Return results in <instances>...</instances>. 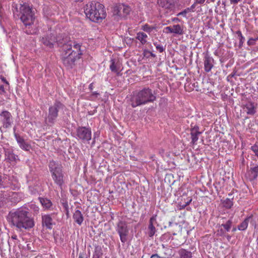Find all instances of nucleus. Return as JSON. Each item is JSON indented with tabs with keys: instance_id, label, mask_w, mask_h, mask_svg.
I'll return each mask as SVG.
<instances>
[{
	"instance_id": "nucleus-7",
	"label": "nucleus",
	"mask_w": 258,
	"mask_h": 258,
	"mask_svg": "<svg viewBox=\"0 0 258 258\" xmlns=\"http://www.w3.org/2000/svg\"><path fill=\"white\" fill-rule=\"evenodd\" d=\"M131 9L128 6L120 4L115 6L112 10L113 17L114 19L119 21L125 19L129 15Z\"/></svg>"
},
{
	"instance_id": "nucleus-15",
	"label": "nucleus",
	"mask_w": 258,
	"mask_h": 258,
	"mask_svg": "<svg viewBox=\"0 0 258 258\" xmlns=\"http://www.w3.org/2000/svg\"><path fill=\"white\" fill-rule=\"evenodd\" d=\"M165 32L168 33H174L178 35L183 34V29L179 24L174 25L172 26H168L164 28Z\"/></svg>"
},
{
	"instance_id": "nucleus-32",
	"label": "nucleus",
	"mask_w": 258,
	"mask_h": 258,
	"mask_svg": "<svg viewBox=\"0 0 258 258\" xmlns=\"http://www.w3.org/2000/svg\"><path fill=\"white\" fill-rule=\"evenodd\" d=\"M190 13V10L188 9V8H187L185 9H184L183 11H182L181 12L178 13L177 14V16H182L183 17H186V14L187 13Z\"/></svg>"
},
{
	"instance_id": "nucleus-53",
	"label": "nucleus",
	"mask_w": 258,
	"mask_h": 258,
	"mask_svg": "<svg viewBox=\"0 0 258 258\" xmlns=\"http://www.w3.org/2000/svg\"><path fill=\"white\" fill-rule=\"evenodd\" d=\"M13 237V238H14V239L16 238V236L15 237Z\"/></svg>"
},
{
	"instance_id": "nucleus-4",
	"label": "nucleus",
	"mask_w": 258,
	"mask_h": 258,
	"mask_svg": "<svg viewBox=\"0 0 258 258\" xmlns=\"http://www.w3.org/2000/svg\"><path fill=\"white\" fill-rule=\"evenodd\" d=\"M84 12L91 21L96 23L101 22L106 16L104 6L94 1L86 5Z\"/></svg>"
},
{
	"instance_id": "nucleus-11",
	"label": "nucleus",
	"mask_w": 258,
	"mask_h": 258,
	"mask_svg": "<svg viewBox=\"0 0 258 258\" xmlns=\"http://www.w3.org/2000/svg\"><path fill=\"white\" fill-rule=\"evenodd\" d=\"M12 115L8 111L4 110L0 113V121L2 122L4 127L8 128L10 127L12 123Z\"/></svg>"
},
{
	"instance_id": "nucleus-2",
	"label": "nucleus",
	"mask_w": 258,
	"mask_h": 258,
	"mask_svg": "<svg viewBox=\"0 0 258 258\" xmlns=\"http://www.w3.org/2000/svg\"><path fill=\"white\" fill-rule=\"evenodd\" d=\"M81 45L76 42L73 45L70 44H64L63 45L62 53V61L68 68L72 69L75 66V61L79 59L82 55L81 49Z\"/></svg>"
},
{
	"instance_id": "nucleus-29",
	"label": "nucleus",
	"mask_w": 258,
	"mask_h": 258,
	"mask_svg": "<svg viewBox=\"0 0 258 258\" xmlns=\"http://www.w3.org/2000/svg\"><path fill=\"white\" fill-rule=\"evenodd\" d=\"M42 42L45 46L49 47L52 48L53 47L54 44L55 42V40L54 38L52 39H49L47 37H43L42 39Z\"/></svg>"
},
{
	"instance_id": "nucleus-36",
	"label": "nucleus",
	"mask_w": 258,
	"mask_h": 258,
	"mask_svg": "<svg viewBox=\"0 0 258 258\" xmlns=\"http://www.w3.org/2000/svg\"><path fill=\"white\" fill-rule=\"evenodd\" d=\"M186 200L187 201L185 202V204L180 205V206L182 207V208H185V207L189 205L192 201V199L190 197H188Z\"/></svg>"
},
{
	"instance_id": "nucleus-34",
	"label": "nucleus",
	"mask_w": 258,
	"mask_h": 258,
	"mask_svg": "<svg viewBox=\"0 0 258 258\" xmlns=\"http://www.w3.org/2000/svg\"><path fill=\"white\" fill-rule=\"evenodd\" d=\"M236 33L239 38L240 43H243L244 37L242 35L241 32L240 30L237 31Z\"/></svg>"
},
{
	"instance_id": "nucleus-35",
	"label": "nucleus",
	"mask_w": 258,
	"mask_h": 258,
	"mask_svg": "<svg viewBox=\"0 0 258 258\" xmlns=\"http://www.w3.org/2000/svg\"><path fill=\"white\" fill-rule=\"evenodd\" d=\"M154 45L156 46L157 50L160 52H162L164 51V48L161 45L157 43V42H154Z\"/></svg>"
},
{
	"instance_id": "nucleus-39",
	"label": "nucleus",
	"mask_w": 258,
	"mask_h": 258,
	"mask_svg": "<svg viewBox=\"0 0 258 258\" xmlns=\"http://www.w3.org/2000/svg\"><path fill=\"white\" fill-rule=\"evenodd\" d=\"M6 91L4 86L0 85V94H3L6 93Z\"/></svg>"
},
{
	"instance_id": "nucleus-50",
	"label": "nucleus",
	"mask_w": 258,
	"mask_h": 258,
	"mask_svg": "<svg viewBox=\"0 0 258 258\" xmlns=\"http://www.w3.org/2000/svg\"><path fill=\"white\" fill-rule=\"evenodd\" d=\"M254 40L256 41L258 40V36L254 39Z\"/></svg>"
},
{
	"instance_id": "nucleus-51",
	"label": "nucleus",
	"mask_w": 258,
	"mask_h": 258,
	"mask_svg": "<svg viewBox=\"0 0 258 258\" xmlns=\"http://www.w3.org/2000/svg\"><path fill=\"white\" fill-rule=\"evenodd\" d=\"M66 214H67V215H68V216L69 215V211H67Z\"/></svg>"
},
{
	"instance_id": "nucleus-18",
	"label": "nucleus",
	"mask_w": 258,
	"mask_h": 258,
	"mask_svg": "<svg viewBox=\"0 0 258 258\" xmlns=\"http://www.w3.org/2000/svg\"><path fill=\"white\" fill-rule=\"evenodd\" d=\"M155 223H156V216H152L149 221L147 234L150 237H152L156 232V229L154 226Z\"/></svg>"
},
{
	"instance_id": "nucleus-47",
	"label": "nucleus",
	"mask_w": 258,
	"mask_h": 258,
	"mask_svg": "<svg viewBox=\"0 0 258 258\" xmlns=\"http://www.w3.org/2000/svg\"><path fill=\"white\" fill-rule=\"evenodd\" d=\"M250 223H251V224H252V225H254V228H255V227H256V225H255V222H254V223H253L252 221H250Z\"/></svg>"
},
{
	"instance_id": "nucleus-33",
	"label": "nucleus",
	"mask_w": 258,
	"mask_h": 258,
	"mask_svg": "<svg viewBox=\"0 0 258 258\" xmlns=\"http://www.w3.org/2000/svg\"><path fill=\"white\" fill-rule=\"evenodd\" d=\"M250 149L254 153L255 156L258 158V146L254 144L250 147Z\"/></svg>"
},
{
	"instance_id": "nucleus-54",
	"label": "nucleus",
	"mask_w": 258,
	"mask_h": 258,
	"mask_svg": "<svg viewBox=\"0 0 258 258\" xmlns=\"http://www.w3.org/2000/svg\"><path fill=\"white\" fill-rule=\"evenodd\" d=\"M94 94H96V95H97V94H98V93H94Z\"/></svg>"
},
{
	"instance_id": "nucleus-12",
	"label": "nucleus",
	"mask_w": 258,
	"mask_h": 258,
	"mask_svg": "<svg viewBox=\"0 0 258 258\" xmlns=\"http://www.w3.org/2000/svg\"><path fill=\"white\" fill-rule=\"evenodd\" d=\"M190 134L191 136V143L193 145L197 144V142L199 140V137L202 133V132L200 131V127L198 125H190Z\"/></svg>"
},
{
	"instance_id": "nucleus-41",
	"label": "nucleus",
	"mask_w": 258,
	"mask_h": 258,
	"mask_svg": "<svg viewBox=\"0 0 258 258\" xmlns=\"http://www.w3.org/2000/svg\"><path fill=\"white\" fill-rule=\"evenodd\" d=\"M79 258H87L86 253L82 252L80 253Z\"/></svg>"
},
{
	"instance_id": "nucleus-5",
	"label": "nucleus",
	"mask_w": 258,
	"mask_h": 258,
	"mask_svg": "<svg viewBox=\"0 0 258 258\" xmlns=\"http://www.w3.org/2000/svg\"><path fill=\"white\" fill-rule=\"evenodd\" d=\"M12 10L14 14L20 12V19L25 26H30L33 24L35 20L34 14L28 4L13 3Z\"/></svg>"
},
{
	"instance_id": "nucleus-40",
	"label": "nucleus",
	"mask_w": 258,
	"mask_h": 258,
	"mask_svg": "<svg viewBox=\"0 0 258 258\" xmlns=\"http://www.w3.org/2000/svg\"><path fill=\"white\" fill-rule=\"evenodd\" d=\"M31 208H33L35 212L39 211V208L34 204H32L31 206Z\"/></svg>"
},
{
	"instance_id": "nucleus-9",
	"label": "nucleus",
	"mask_w": 258,
	"mask_h": 258,
	"mask_svg": "<svg viewBox=\"0 0 258 258\" xmlns=\"http://www.w3.org/2000/svg\"><path fill=\"white\" fill-rule=\"evenodd\" d=\"M62 104L59 102H56L49 108L47 120L50 123H53L58 116L59 109L61 107Z\"/></svg>"
},
{
	"instance_id": "nucleus-22",
	"label": "nucleus",
	"mask_w": 258,
	"mask_h": 258,
	"mask_svg": "<svg viewBox=\"0 0 258 258\" xmlns=\"http://www.w3.org/2000/svg\"><path fill=\"white\" fill-rule=\"evenodd\" d=\"M73 218L75 222L79 225H81L84 221L83 215L82 212L79 210H76L75 211L73 214Z\"/></svg>"
},
{
	"instance_id": "nucleus-16",
	"label": "nucleus",
	"mask_w": 258,
	"mask_h": 258,
	"mask_svg": "<svg viewBox=\"0 0 258 258\" xmlns=\"http://www.w3.org/2000/svg\"><path fill=\"white\" fill-rule=\"evenodd\" d=\"M5 161L10 163L15 164L17 163L18 156L15 155L13 151L10 149L5 150Z\"/></svg>"
},
{
	"instance_id": "nucleus-10",
	"label": "nucleus",
	"mask_w": 258,
	"mask_h": 258,
	"mask_svg": "<svg viewBox=\"0 0 258 258\" xmlns=\"http://www.w3.org/2000/svg\"><path fill=\"white\" fill-rule=\"evenodd\" d=\"M116 231L118 232L120 239L122 243L126 242V236L128 233L127 224L125 222L120 221L117 224Z\"/></svg>"
},
{
	"instance_id": "nucleus-24",
	"label": "nucleus",
	"mask_w": 258,
	"mask_h": 258,
	"mask_svg": "<svg viewBox=\"0 0 258 258\" xmlns=\"http://www.w3.org/2000/svg\"><path fill=\"white\" fill-rule=\"evenodd\" d=\"M39 201L45 210H50L52 206L51 201L47 198H39Z\"/></svg>"
},
{
	"instance_id": "nucleus-17",
	"label": "nucleus",
	"mask_w": 258,
	"mask_h": 258,
	"mask_svg": "<svg viewBox=\"0 0 258 258\" xmlns=\"http://www.w3.org/2000/svg\"><path fill=\"white\" fill-rule=\"evenodd\" d=\"M14 136L20 147L22 149L26 151H28L30 150V149L31 148V145L29 144L26 142L22 137H21L16 133H14Z\"/></svg>"
},
{
	"instance_id": "nucleus-21",
	"label": "nucleus",
	"mask_w": 258,
	"mask_h": 258,
	"mask_svg": "<svg viewBox=\"0 0 258 258\" xmlns=\"http://www.w3.org/2000/svg\"><path fill=\"white\" fill-rule=\"evenodd\" d=\"M110 70L119 75L120 70V63L118 61H116L115 59H111L110 60V64L109 66Z\"/></svg>"
},
{
	"instance_id": "nucleus-52",
	"label": "nucleus",
	"mask_w": 258,
	"mask_h": 258,
	"mask_svg": "<svg viewBox=\"0 0 258 258\" xmlns=\"http://www.w3.org/2000/svg\"><path fill=\"white\" fill-rule=\"evenodd\" d=\"M235 230H236L235 228H234L233 230V231H235Z\"/></svg>"
},
{
	"instance_id": "nucleus-20",
	"label": "nucleus",
	"mask_w": 258,
	"mask_h": 258,
	"mask_svg": "<svg viewBox=\"0 0 258 258\" xmlns=\"http://www.w3.org/2000/svg\"><path fill=\"white\" fill-rule=\"evenodd\" d=\"M42 223L43 226L47 229H51L52 228V219L50 215L46 214L42 216Z\"/></svg>"
},
{
	"instance_id": "nucleus-8",
	"label": "nucleus",
	"mask_w": 258,
	"mask_h": 258,
	"mask_svg": "<svg viewBox=\"0 0 258 258\" xmlns=\"http://www.w3.org/2000/svg\"><path fill=\"white\" fill-rule=\"evenodd\" d=\"M77 137L83 142H88L91 139L92 132L90 128L79 127L77 130Z\"/></svg>"
},
{
	"instance_id": "nucleus-49",
	"label": "nucleus",
	"mask_w": 258,
	"mask_h": 258,
	"mask_svg": "<svg viewBox=\"0 0 258 258\" xmlns=\"http://www.w3.org/2000/svg\"><path fill=\"white\" fill-rule=\"evenodd\" d=\"M16 195H17V194L16 192H13L12 193V196H14L15 197Z\"/></svg>"
},
{
	"instance_id": "nucleus-25",
	"label": "nucleus",
	"mask_w": 258,
	"mask_h": 258,
	"mask_svg": "<svg viewBox=\"0 0 258 258\" xmlns=\"http://www.w3.org/2000/svg\"><path fill=\"white\" fill-rule=\"evenodd\" d=\"M249 173V178L250 180L256 179L258 176V165L251 167Z\"/></svg>"
},
{
	"instance_id": "nucleus-48",
	"label": "nucleus",
	"mask_w": 258,
	"mask_h": 258,
	"mask_svg": "<svg viewBox=\"0 0 258 258\" xmlns=\"http://www.w3.org/2000/svg\"><path fill=\"white\" fill-rule=\"evenodd\" d=\"M75 2H82L84 0H73Z\"/></svg>"
},
{
	"instance_id": "nucleus-23",
	"label": "nucleus",
	"mask_w": 258,
	"mask_h": 258,
	"mask_svg": "<svg viewBox=\"0 0 258 258\" xmlns=\"http://www.w3.org/2000/svg\"><path fill=\"white\" fill-rule=\"evenodd\" d=\"M159 5L166 9H171L175 5L174 0H161Z\"/></svg>"
},
{
	"instance_id": "nucleus-43",
	"label": "nucleus",
	"mask_w": 258,
	"mask_h": 258,
	"mask_svg": "<svg viewBox=\"0 0 258 258\" xmlns=\"http://www.w3.org/2000/svg\"><path fill=\"white\" fill-rule=\"evenodd\" d=\"M231 4H237L241 0H230Z\"/></svg>"
},
{
	"instance_id": "nucleus-6",
	"label": "nucleus",
	"mask_w": 258,
	"mask_h": 258,
	"mask_svg": "<svg viewBox=\"0 0 258 258\" xmlns=\"http://www.w3.org/2000/svg\"><path fill=\"white\" fill-rule=\"evenodd\" d=\"M48 167L54 183L61 188L65 181L64 173L62 165L57 162L52 160L49 162Z\"/></svg>"
},
{
	"instance_id": "nucleus-26",
	"label": "nucleus",
	"mask_w": 258,
	"mask_h": 258,
	"mask_svg": "<svg viewBox=\"0 0 258 258\" xmlns=\"http://www.w3.org/2000/svg\"><path fill=\"white\" fill-rule=\"evenodd\" d=\"M252 218V215H250L247 217L246 218L244 219L243 221H242L237 227L238 229L239 230L243 231L246 229L248 226V223L249 222V220L251 219Z\"/></svg>"
},
{
	"instance_id": "nucleus-3",
	"label": "nucleus",
	"mask_w": 258,
	"mask_h": 258,
	"mask_svg": "<svg viewBox=\"0 0 258 258\" xmlns=\"http://www.w3.org/2000/svg\"><path fill=\"white\" fill-rule=\"evenodd\" d=\"M156 99V97L152 90L148 87H145L133 92L131 98V104L133 107L135 108L148 103L153 102Z\"/></svg>"
},
{
	"instance_id": "nucleus-30",
	"label": "nucleus",
	"mask_w": 258,
	"mask_h": 258,
	"mask_svg": "<svg viewBox=\"0 0 258 258\" xmlns=\"http://www.w3.org/2000/svg\"><path fill=\"white\" fill-rule=\"evenodd\" d=\"M156 29V27L150 26L148 24H145L142 26L141 29L148 33H150L153 30Z\"/></svg>"
},
{
	"instance_id": "nucleus-37",
	"label": "nucleus",
	"mask_w": 258,
	"mask_h": 258,
	"mask_svg": "<svg viewBox=\"0 0 258 258\" xmlns=\"http://www.w3.org/2000/svg\"><path fill=\"white\" fill-rule=\"evenodd\" d=\"M255 40L254 39L251 38H249V40L247 41V44L249 46L253 45L255 44Z\"/></svg>"
},
{
	"instance_id": "nucleus-46",
	"label": "nucleus",
	"mask_w": 258,
	"mask_h": 258,
	"mask_svg": "<svg viewBox=\"0 0 258 258\" xmlns=\"http://www.w3.org/2000/svg\"><path fill=\"white\" fill-rule=\"evenodd\" d=\"M151 258H161L157 254H154L152 255Z\"/></svg>"
},
{
	"instance_id": "nucleus-14",
	"label": "nucleus",
	"mask_w": 258,
	"mask_h": 258,
	"mask_svg": "<svg viewBox=\"0 0 258 258\" xmlns=\"http://www.w3.org/2000/svg\"><path fill=\"white\" fill-rule=\"evenodd\" d=\"M232 224L231 220H228L226 223L222 224L218 226L217 230V235L219 236H223L226 232H229L231 229Z\"/></svg>"
},
{
	"instance_id": "nucleus-28",
	"label": "nucleus",
	"mask_w": 258,
	"mask_h": 258,
	"mask_svg": "<svg viewBox=\"0 0 258 258\" xmlns=\"http://www.w3.org/2000/svg\"><path fill=\"white\" fill-rule=\"evenodd\" d=\"M147 35L144 32H139L137 34L136 39L139 40L142 44H145L147 43Z\"/></svg>"
},
{
	"instance_id": "nucleus-19",
	"label": "nucleus",
	"mask_w": 258,
	"mask_h": 258,
	"mask_svg": "<svg viewBox=\"0 0 258 258\" xmlns=\"http://www.w3.org/2000/svg\"><path fill=\"white\" fill-rule=\"evenodd\" d=\"M214 59L208 55H206L204 59V70L208 73L211 71L214 67Z\"/></svg>"
},
{
	"instance_id": "nucleus-31",
	"label": "nucleus",
	"mask_w": 258,
	"mask_h": 258,
	"mask_svg": "<svg viewBox=\"0 0 258 258\" xmlns=\"http://www.w3.org/2000/svg\"><path fill=\"white\" fill-rule=\"evenodd\" d=\"M223 204L224 206L227 209H230L233 205L232 200L228 198L224 201Z\"/></svg>"
},
{
	"instance_id": "nucleus-42",
	"label": "nucleus",
	"mask_w": 258,
	"mask_h": 258,
	"mask_svg": "<svg viewBox=\"0 0 258 258\" xmlns=\"http://www.w3.org/2000/svg\"><path fill=\"white\" fill-rule=\"evenodd\" d=\"M1 79L4 83H6L8 85H9V83L7 81L5 77L1 76Z\"/></svg>"
},
{
	"instance_id": "nucleus-45",
	"label": "nucleus",
	"mask_w": 258,
	"mask_h": 258,
	"mask_svg": "<svg viewBox=\"0 0 258 258\" xmlns=\"http://www.w3.org/2000/svg\"><path fill=\"white\" fill-rule=\"evenodd\" d=\"M205 0H196V3L197 4H203Z\"/></svg>"
},
{
	"instance_id": "nucleus-1",
	"label": "nucleus",
	"mask_w": 258,
	"mask_h": 258,
	"mask_svg": "<svg viewBox=\"0 0 258 258\" xmlns=\"http://www.w3.org/2000/svg\"><path fill=\"white\" fill-rule=\"evenodd\" d=\"M7 220L13 226L20 230H29L35 225L33 218L25 208H20L9 212Z\"/></svg>"
},
{
	"instance_id": "nucleus-27",
	"label": "nucleus",
	"mask_w": 258,
	"mask_h": 258,
	"mask_svg": "<svg viewBox=\"0 0 258 258\" xmlns=\"http://www.w3.org/2000/svg\"><path fill=\"white\" fill-rule=\"evenodd\" d=\"M178 253L179 256V258H191L192 253L191 251H188L185 249L181 248L178 251Z\"/></svg>"
},
{
	"instance_id": "nucleus-44",
	"label": "nucleus",
	"mask_w": 258,
	"mask_h": 258,
	"mask_svg": "<svg viewBox=\"0 0 258 258\" xmlns=\"http://www.w3.org/2000/svg\"><path fill=\"white\" fill-rule=\"evenodd\" d=\"M172 22H180V20L179 19H178V18L175 17V18H173L172 19Z\"/></svg>"
},
{
	"instance_id": "nucleus-38",
	"label": "nucleus",
	"mask_w": 258,
	"mask_h": 258,
	"mask_svg": "<svg viewBox=\"0 0 258 258\" xmlns=\"http://www.w3.org/2000/svg\"><path fill=\"white\" fill-rule=\"evenodd\" d=\"M196 7L195 4H192L190 7L187 8L188 9L190 10V12H195V9Z\"/></svg>"
},
{
	"instance_id": "nucleus-13",
	"label": "nucleus",
	"mask_w": 258,
	"mask_h": 258,
	"mask_svg": "<svg viewBox=\"0 0 258 258\" xmlns=\"http://www.w3.org/2000/svg\"><path fill=\"white\" fill-rule=\"evenodd\" d=\"M243 109L247 115H253L256 112L257 105L255 103L248 101L243 105Z\"/></svg>"
}]
</instances>
